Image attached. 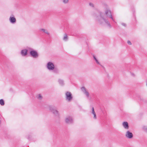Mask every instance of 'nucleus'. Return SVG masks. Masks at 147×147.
Returning <instances> with one entry per match:
<instances>
[{
  "mask_svg": "<svg viewBox=\"0 0 147 147\" xmlns=\"http://www.w3.org/2000/svg\"><path fill=\"white\" fill-rule=\"evenodd\" d=\"M105 17L102 14L100 13V16L96 17V20L100 24H102L105 22L110 28H111L110 23Z\"/></svg>",
  "mask_w": 147,
  "mask_h": 147,
  "instance_id": "1",
  "label": "nucleus"
},
{
  "mask_svg": "<svg viewBox=\"0 0 147 147\" xmlns=\"http://www.w3.org/2000/svg\"><path fill=\"white\" fill-rule=\"evenodd\" d=\"M65 99L68 102H71L72 100L73 96L71 93L67 91L65 92Z\"/></svg>",
  "mask_w": 147,
  "mask_h": 147,
  "instance_id": "2",
  "label": "nucleus"
},
{
  "mask_svg": "<svg viewBox=\"0 0 147 147\" xmlns=\"http://www.w3.org/2000/svg\"><path fill=\"white\" fill-rule=\"evenodd\" d=\"M49 109L51 112L56 117H59V111L55 109L52 106H49Z\"/></svg>",
  "mask_w": 147,
  "mask_h": 147,
  "instance_id": "3",
  "label": "nucleus"
},
{
  "mask_svg": "<svg viewBox=\"0 0 147 147\" xmlns=\"http://www.w3.org/2000/svg\"><path fill=\"white\" fill-rule=\"evenodd\" d=\"M47 67L49 70H53L55 68V65L54 63L51 62H48L47 64Z\"/></svg>",
  "mask_w": 147,
  "mask_h": 147,
  "instance_id": "4",
  "label": "nucleus"
},
{
  "mask_svg": "<svg viewBox=\"0 0 147 147\" xmlns=\"http://www.w3.org/2000/svg\"><path fill=\"white\" fill-rule=\"evenodd\" d=\"M105 17L107 16L108 17H109L111 18V19L114 20L113 18L111 13V11L110 10L106 9L105 11V14L103 15Z\"/></svg>",
  "mask_w": 147,
  "mask_h": 147,
  "instance_id": "5",
  "label": "nucleus"
},
{
  "mask_svg": "<svg viewBox=\"0 0 147 147\" xmlns=\"http://www.w3.org/2000/svg\"><path fill=\"white\" fill-rule=\"evenodd\" d=\"M125 136L129 139H131L133 137L132 133L129 131H127L125 134Z\"/></svg>",
  "mask_w": 147,
  "mask_h": 147,
  "instance_id": "6",
  "label": "nucleus"
},
{
  "mask_svg": "<svg viewBox=\"0 0 147 147\" xmlns=\"http://www.w3.org/2000/svg\"><path fill=\"white\" fill-rule=\"evenodd\" d=\"M65 122L67 123H71L73 122V120L71 117H67L65 119Z\"/></svg>",
  "mask_w": 147,
  "mask_h": 147,
  "instance_id": "7",
  "label": "nucleus"
},
{
  "mask_svg": "<svg viewBox=\"0 0 147 147\" xmlns=\"http://www.w3.org/2000/svg\"><path fill=\"white\" fill-rule=\"evenodd\" d=\"M30 54L34 58H36L38 56L37 53L34 51H31L30 52Z\"/></svg>",
  "mask_w": 147,
  "mask_h": 147,
  "instance_id": "8",
  "label": "nucleus"
},
{
  "mask_svg": "<svg viewBox=\"0 0 147 147\" xmlns=\"http://www.w3.org/2000/svg\"><path fill=\"white\" fill-rule=\"evenodd\" d=\"M9 21L11 23L14 24L16 23V20L15 17L13 16H11L9 17Z\"/></svg>",
  "mask_w": 147,
  "mask_h": 147,
  "instance_id": "9",
  "label": "nucleus"
},
{
  "mask_svg": "<svg viewBox=\"0 0 147 147\" xmlns=\"http://www.w3.org/2000/svg\"><path fill=\"white\" fill-rule=\"evenodd\" d=\"M122 125L124 128L128 129L129 128V126L128 123L126 121H124L122 123Z\"/></svg>",
  "mask_w": 147,
  "mask_h": 147,
  "instance_id": "10",
  "label": "nucleus"
},
{
  "mask_svg": "<svg viewBox=\"0 0 147 147\" xmlns=\"http://www.w3.org/2000/svg\"><path fill=\"white\" fill-rule=\"evenodd\" d=\"M82 90L83 91L84 93L86 95L87 97H88L89 96V93L85 88L84 87H82Z\"/></svg>",
  "mask_w": 147,
  "mask_h": 147,
  "instance_id": "11",
  "label": "nucleus"
},
{
  "mask_svg": "<svg viewBox=\"0 0 147 147\" xmlns=\"http://www.w3.org/2000/svg\"><path fill=\"white\" fill-rule=\"evenodd\" d=\"M27 53V50L26 49H24L22 50L21 54L22 56H25L26 55Z\"/></svg>",
  "mask_w": 147,
  "mask_h": 147,
  "instance_id": "12",
  "label": "nucleus"
},
{
  "mask_svg": "<svg viewBox=\"0 0 147 147\" xmlns=\"http://www.w3.org/2000/svg\"><path fill=\"white\" fill-rule=\"evenodd\" d=\"M40 31L43 32H44V33H45V34H47L48 35H50L49 33V32L46 29L43 28H41L40 29Z\"/></svg>",
  "mask_w": 147,
  "mask_h": 147,
  "instance_id": "13",
  "label": "nucleus"
},
{
  "mask_svg": "<svg viewBox=\"0 0 147 147\" xmlns=\"http://www.w3.org/2000/svg\"><path fill=\"white\" fill-rule=\"evenodd\" d=\"M92 113L94 115V118L95 119H96V114L94 111V109L93 107H92Z\"/></svg>",
  "mask_w": 147,
  "mask_h": 147,
  "instance_id": "14",
  "label": "nucleus"
},
{
  "mask_svg": "<svg viewBox=\"0 0 147 147\" xmlns=\"http://www.w3.org/2000/svg\"><path fill=\"white\" fill-rule=\"evenodd\" d=\"M63 40L65 41H67L68 39V37L66 34H65L64 35V36L63 38Z\"/></svg>",
  "mask_w": 147,
  "mask_h": 147,
  "instance_id": "15",
  "label": "nucleus"
},
{
  "mask_svg": "<svg viewBox=\"0 0 147 147\" xmlns=\"http://www.w3.org/2000/svg\"><path fill=\"white\" fill-rule=\"evenodd\" d=\"M36 97L39 100H41L42 98V96L40 94H38L37 95Z\"/></svg>",
  "mask_w": 147,
  "mask_h": 147,
  "instance_id": "16",
  "label": "nucleus"
},
{
  "mask_svg": "<svg viewBox=\"0 0 147 147\" xmlns=\"http://www.w3.org/2000/svg\"><path fill=\"white\" fill-rule=\"evenodd\" d=\"M58 82L59 83V84L61 85H63L64 84V82L63 81L59 79L58 80Z\"/></svg>",
  "mask_w": 147,
  "mask_h": 147,
  "instance_id": "17",
  "label": "nucleus"
},
{
  "mask_svg": "<svg viewBox=\"0 0 147 147\" xmlns=\"http://www.w3.org/2000/svg\"><path fill=\"white\" fill-rule=\"evenodd\" d=\"M142 129L145 131L147 132V126H144L142 127Z\"/></svg>",
  "mask_w": 147,
  "mask_h": 147,
  "instance_id": "18",
  "label": "nucleus"
},
{
  "mask_svg": "<svg viewBox=\"0 0 147 147\" xmlns=\"http://www.w3.org/2000/svg\"><path fill=\"white\" fill-rule=\"evenodd\" d=\"M0 104L1 105H4V102L3 100L1 99L0 100Z\"/></svg>",
  "mask_w": 147,
  "mask_h": 147,
  "instance_id": "19",
  "label": "nucleus"
},
{
  "mask_svg": "<svg viewBox=\"0 0 147 147\" xmlns=\"http://www.w3.org/2000/svg\"><path fill=\"white\" fill-rule=\"evenodd\" d=\"M69 0H63V2L65 4H66L68 3Z\"/></svg>",
  "mask_w": 147,
  "mask_h": 147,
  "instance_id": "20",
  "label": "nucleus"
},
{
  "mask_svg": "<svg viewBox=\"0 0 147 147\" xmlns=\"http://www.w3.org/2000/svg\"><path fill=\"white\" fill-rule=\"evenodd\" d=\"M89 5L92 7H94V4L92 3H89Z\"/></svg>",
  "mask_w": 147,
  "mask_h": 147,
  "instance_id": "21",
  "label": "nucleus"
},
{
  "mask_svg": "<svg viewBox=\"0 0 147 147\" xmlns=\"http://www.w3.org/2000/svg\"><path fill=\"white\" fill-rule=\"evenodd\" d=\"M127 42L128 44L129 45H131V42L129 40Z\"/></svg>",
  "mask_w": 147,
  "mask_h": 147,
  "instance_id": "22",
  "label": "nucleus"
},
{
  "mask_svg": "<svg viewBox=\"0 0 147 147\" xmlns=\"http://www.w3.org/2000/svg\"><path fill=\"white\" fill-rule=\"evenodd\" d=\"M95 61H96V62L98 64H100V63H99V61H98V60L96 59V60H95Z\"/></svg>",
  "mask_w": 147,
  "mask_h": 147,
  "instance_id": "23",
  "label": "nucleus"
},
{
  "mask_svg": "<svg viewBox=\"0 0 147 147\" xmlns=\"http://www.w3.org/2000/svg\"><path fill=\"white\" fill-rule=\"evenodd\" d=\"M145 84H146V86L147 87V78L146 80Z\"/></svg>",
  "mask_w": 147,
  "mask_h": 147,
  "instance_id": "24",
  "label": "nucleus"
},
{
  "mask_svg": "<svg viewBox=\"0 0 147 147\" xmlns=\"http://www.w3.org/2000/svg\"><path fill=\"white\" fill-rule=\"evenodd\" d=\"M122 24L123 26H126V24H124V23H122Z\"/></svg>",
  "mask_w": 147,
  "mask_h": 147,
  "instance_id": "25",
  "label": "nucleus"
},
{
  "mask_svg": "<svg viewBox=\"0 0 147 147\" xmlns=\"http://www.w3.org/2000/svg\"><path fill=\"white\" fill-rule=\"evenodd\" d=\"M93 57L95 60H96V59H97L94 56H93Z\"/></svg>",
  "mask_w": 147,
  "mask_h": 147,
  "instance_id": "26",
  "label": "nucleus"
},
{
  "mask_svg": "<svg viewBox=\"0 0 147 147\" xmlns=\"http://www.w3.org/2000/svg\"><path fill=\"white\" fill-rule=\"evenodd\" d=\"M131 74L133 76H135V75L134 74L132 73Z\"/></svg>",
  "mask_w": 147,
  "mask_h": 147,
  "instance_id": "27",
  "label": "nucleus"
}]
</instances>
